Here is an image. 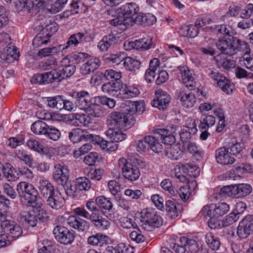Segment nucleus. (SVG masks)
<instances>
[{"label": "nucleus", "mask_w": 253, "mask_h": 253, "mask_svg": "<svg viewBox=\"0 0 253 253\" xmlns=\"http://www.w3.org/2000/svg\"><path fill=\"white\" fill-rule=\"evenodd\" d=\"M215 123V119L212 115H204L201 118L199 127L201 129H208L210 126H213Z\"/></svg>", "instance_id": "nucleus-46"}, {"label": "nucleus", "mask_w": 253, "mask_h": 253, "mask_svg": "<svg viewBox=\"0 0 253 253\" xmlns=\"http://www.w3.org/2000/svg\"><path fill=\"white\" fill-rule=\"evenodd\" d=\"M152 39L143 38L139 40H135L134 42H130L127 43L128 48L129 50L131 48L135 49H148L151 48L152 46Z\"/></svg>", "instance_id": "nucleus-23"}, {"label": "nucleus", "mask_w": 253, "mask_h": 253, "mask_svg": "<svg viewBox=\"0 0 253 253\" xmlns=\"http://www.w3.org/2000/svg\"><path fill=\"white\" fill-rule=\"evenodd\" d=\"M113 204L109 199L104 196L97 197L95 201L92 200L86 202V207L91 212L90 213L83 208H78L75 210V213L80 216L90 219L91 223L101 230L108 229L110 227V222L103 218L100 213V209L110 211L113 208Z\"/></svg>", "instance_id": "nucleus-1"}, {"label": "nucleus", "mask_w": 253, "mask_h": 253, "mask_svg": "<svg viewBox=\"0 0 253 253\" xmlns=\"http://www.w3.org/2000/svg\"><path fill=\"white\" fill-rule=\"evenodd\" d=\"M67 62H68V59L64 58L61 61L62 65L63 67L62 69L59 71L52 70L57 74V76H54L55 81L57 80L58 82H60L63 79L70 77L75 72L76 66L73 64L66 65Z\"/></svg>", "instance_id": "nucleus-12"}, {"label": "nucleus", "mask_w": 253, "mask_h": 253, "mask_svg": "<svg viewBox=\"0 0 253 253\" xmlns=\"http://www.w3.org/2000/svg\"><path fill=\"white\" fill-rule=\"evenodd\" d=\"M253 12V4L249 3L243 9L242 6L238 5H232L229 6L227 15L236 18L240 15L241 18H250Z\"/></svg>", "instance_id": "nucleus-10"}, {"label": "nucleus", "mask_w": 253, "mask_h": 253, "mask_svg": "<svg viewBox=\"0 0 253 253\" xmlns=\"http://www.w3.org/2000/svg\"><path fill=\"white\" fill-rule=\"evenodd\" d=\"M205 210H207V214L210 217L218 218L226 213L229 210L228 204L222 203L216 205L212 204L209 207H204Z\"/></svg>", "instance_id": "nucleus-13"}, {"label": "nucleus", "mask_w": 253, "mask_h": 253, "mask_svg": "<svg viewBox=\"0 0 253 253\" xmlns=\"http://www.w3.org/2000/svg\"><path fill=\"white\" fill-rule=\"evenodd\" d=\"M17 191L22 202L39 209L42 206L41 197L36 189L28 182L23 181L17 185Z\"/></svg>", "instance_id": "nucleus-2"}, {"label": "nucleus", "mask_w": 253, "mask_h": 253, "mask_svg": "<svg viewBox=\"0 0 253 253\" xmlns=\"http://www.w3.org/2000/svg\"><path fill=\"white\" fill-rule=\"evenodd\" d=\"M47 126L46 124L39 120L32 125L31 130L36 134L44 135Z\"/></svg>", "instance_id": "nucleus-44"}, {"label": "nucleus", "mask_w": 253, "mask_h": 253, "mask_svg": "<svg viewBox=\"0 0 253 253\" xmlns=\"http://www.w3.org/2000/svg\"><path fill=\"white\" fill-rule=\"evenodd\" d=\"M104 76L107 80H111L113 82H122L121 80L122 78L121 73L116 72L113 70H107L104 73Z\"/></svg>", "instance_id": "nucleus-50"}, {"label": "nucleus", "mask_w": 253, "mask_h": 253, "mask_svg": "<svg viewBox=\"0 0 253 253\" xmlns=\"http://www.w3.org/2000/svg\"><path fill=\"white\" fill-rule=\"evenodd\" d=\"M244 45L246 47L245 53L243 56L244 64L247 68L253 71V57H251L250 55V48L248 46L246 43Z\"/></svg>", "instance_id": "nucleus-53"}, {"label": "nucleus", "mask_w": 253, "mask_h": 253, "mask_svg": "<svg viewBox=\"0 0 253 253\" xmlns=\"http://www.w3.org/2000/svg\"><path fill=\"white\" fill-rule=\"evenodd\" d=\"M53 233L55 239L61 244H70L74 240L73 232L64 226H56L53 230Z\"/></svg>", "instance_id": "nucleus-8"}, {"label": "nucleus", "mask_w": 253, "mask_h": 253, "mask_svg": "<svg viewBox=\"0 0 253 253\" xmlns=\"http://www.w3.org/2000/svg\"><path fill=\"white\" fill-rule=\"evenodd\" d=\"M245 43L236 37H231L225 40L219 39L216 46L223 53L232 56L236 54L239 50L240 46Z\"/></svg>", "instance_id": "nucleus-4"}, {"label": "nucleus", "mask_w": 253, "mask_h": 253, "mask_svg": "<svg viewBox=\"0 0 253 253\" xmlns=\"http://www.w3.org/2000/svg\"><path fill=\"white\" fill-rule=\"evenodd\" d=\"M47 204L52 209L58 210L61 208L65 204V199L60 193H54L46 200Z\"/></svg>", "instance_id": "nucleus-28"}, {"label": "nucleus", "mask_w": 253, "mask_h": 253, "mask_svg": "<svg viewBox=\"0 0 253 253\" xmlns=\"http://www.w3.org/2000/svg\"><path fill=\"white\" fill-rule=\"evenodd\" d=\"M2 55L5 60L8 62H11L18 59L19 53L17 52V50L14 46H7L3 49Z\"/></svg>", "instance_id": "nucleus-36"}, {"label": "nucleus", "mask_w": 253, "mask_h": 253, "mask_svg": "<svg viewBox=\"0 0 253 253\" xmlns=\"http://www.w3.org/2000/svg\"><path fill=\"white\" fill-rule=\"evenodd\" d=\"M50 37L49 34H47L45 36L38 34L33 39V45L35 47H38L42 44H46L49 42Z\"/></svg>", "instance_id": "nucleus-55"}, {"label": "nucleus", "mask_w": 253, "mask_h": 253, "mask_svg": "<svg viewBox=\"0 0 253 253\" xmlns=\"http://www.w3.org/2000/svg\"><path fill=\"white\" fill-rule=\"evenodd\" d=\"M144 165V162L137 158L127 160L122 158L118 161V166L124 176L131 181L138 179L140 175L139 169Z\"/></svg>", "instance_id": "nucleus-3"}, {"label": "nucleus", "mask_w": 253, "mask_h": 253, "mask_svg": "<svg viewBox=\"0 0 253 253\" xmlns=\"http://www.w3.org/2000/svg\"><path fill=\"white\" fill-rule=\"evenodd\" d=\"M69 137L71 141L74 143H77L81 141H87L93 140L94 135L84 132L80 128H75L72 130L69 133Z\"/></svg>", "instance_id": "nucleus-17"}, {"label": "nucleus", "mask_w": 253, "mask_h": 253, "mask_svg": "<svg viewBox=\"0 0 253 253\" xmlns=\"http://www.w3.org/2000/svg\"><path fill=\"white\" fill-rule=\"evenodd\" d=\"M139 94V91L137 88L133 86H127L125 85V87H124L123 85L122 88H121L119 96L120 97L125 99L130 97H135Z\"/></svg>", "instance_id": "nucleus-37"}, {"label": "nucleus", "mask_w": 253, "mask_h": 253, "mask_svg": "<svg viewBox=\"0 0 253 253\" xmlns=\"http://www.w3.org/2000/svg\"><path fill=\"white\" fill-rule=\"evenodd\" d=\"M85 35L83 33L79 32L75 34L72 35L67 42L66 46L63 49L67 48L71 44L77 45L79 43L87 42Z\"/></svg>", "instance_id": "nucleus-40"}, {"label": "nucleus", "mask_w": 253, "mask_h": 253, "mask_svg": "<svg viewBox=\"0 0 253 253\" xmlns=\"http://www.w3.org/2000/svg\"><path fill=\"white\" fill-rule=\"evenodd\" d=\"M117 39L114 35L109 34L103 37L98 44V47L102 51H105L117 42Z\"/></svg>", "instance_id": "nucleus-35"}, {"label": "nucleus", "mask_w": 253, "mask_h": 253, "mask_svg": "<svg viewBox=\"0 0 253 253\" xmlns=\"http://www.w3.org/2000/svg\"><path fill=\"white\" fill-rule=\"evenodd\" d=\"M69 170L68 169L59 164L54 165L52 177L58 184L64 186L67 184L69 179Z\"/></svg>", "instance_id": "nucleus-11"}, {"label": "nucleus", "mask_w": 253, "mask_h": 253, "mask_svg": "<svg viewBox=\"0 0 253 253\" xmlns=\"http://www.w3.org/2000/svg\"><path fill=\"white\" fill-rule=\"evenodd\" d=\"M65 190L67 195L74 197L76 193L79 191L76 180L73 181L72 182H70L69 185L67 186Z\"/></svg>", "instance_id": "nucleus-64"}, {"label": "nucleus", "mask_w": 253, "mask_h": 253, "mask_svg": "<svg viewBox=\"0 0 253 253\" xmlns=\"http://www.w3.org/2000/svg\"><path fill=\"white\" fill-rule=\"evenodd\" d=\"M142 226L146 230L151 231L160 227L163 224V219L158 213L153 210H143L141 212Z\"/></svg>", "instance_id": "nucleus-5"}, {"label": "nucleus", "mask_w": 253, "mask_h": 253, "mask_svg": "<svg viewBox=\"0 0 253 253\" xmlns=\"http://www.w3.org/2000/svg\"><path fill=\"white\" fill-rule=\"evenodd\" d=\"M107 138L112 143L122 141L126 137V135L120 130H115L113 128L108 129L105 132Z\"/></svg>", "instance_id": "nucleus-34"}, {"label": "nucleus", "mask_w": 253, "mask_h": 253, "mask_svg": "<svg viewBox=\"0 0 253 253\" xmlns=\"http://www.w3.org/2000/svg\"><path fill=\"white\" fill-rule=\"evenodd\" d=\"M144 110V104L143 102L130 101L127 102L126 104V112L135 114L136 113H141Z\"/></svg>", "instance_id": "nucleus-33"}, {"label": "nucleus", "mask_w": 253, "mask_h": 253, "mask_svg": "<svg viewBox=\"0 0 253 253\" xmlns=\"http://www.w3.org/2000/svg\"><path fill=\"white\" fill-rule=\"evenodd\" d=\"M170 100L169 95L167 92L161 90L157 92L156 98L151 102V105L160 110H165L169 105Z\"/></svg>", "instance_id": "nucleus-15"}, {"label": "nucleus", "mask_w": 253, "mask_h": 253, "mask_svg": "<svg viewBox=\"0 0 253 253\" xmlns=\"http://www.w3.org/2000/svg\"><path fill=\"white\" fill-rule=\"evenodd\" d=\"M194 186L187 185L181 186L178 191L176 192L178 194L179 197L183 201H186L189 197L190 196V189L191 188H194Z\"/></svg>", "instance_id": "nucleus-57"}, {"label": "nucleus", "mask_w": 253, "mask_h": 253, "mask_svg": "<svg viewBox=\"0 0 253 253\" xmlns=\"http://www.w3.org/2000/svg\"><path fill=\"white\" fill-rule=\"evenodd\" d=\"M180 242L186 245L187 253H195L199 250L197 243L194 240L188 239L185 237H182L180 238Z\"/></svg>", "instance_id": "nucleus-42"}, {"label": "nucleus", "mask_w": 253, "mask_h": 253, "mask_svg": "<svg viewBox=\"0 0 253 253\" xmlns=\"http://www.w3.org/2000/svg\"><path fill=\"white\" fill-rule=\"evenodd\" d=\"M76 181L79 191L88 190L91 185L90 180L85 177H81L76 179Z\"/></svg>", "instance_id": "nucleus-51"}, {"label": "nucleus", "mask_w": 253, "mask_h": 253, "mask_svg": "<svg viewBox=\"0 0 253 253\" xmlns=\"http://www.w3.org/2000/svg\"><path fill=\"white\" fill-rule=\"evenodd\" d=\"M69 225L79 231H84L87 229V222L80 218L72 217L68 219Z\"/></svg>", "instance_id": "nucleus-38"}, {"label": "nucleus", "mask_w": 253, "mask_h": 253, "mask_svg": "<svg viewBox=\"0 0 253 253\" xmlns=\"http://www.w3.org/2000/svg\"><path fill=\"white\" fill-rule=\"evenodd\" d=\"M92 148V146L90 143H86L84 144L82 147L74 152V156L78 158L81 155H83L88 153Z\"/></svg>", "instance_id": "nucleus-61"}, {"label": "nucleus", "mask_w": 253, "mask_h": 253, "mask_svg": "<svg viewBox=\"0 0 253 253\" xmlns=\"http://www.w3.org/2000/svg\"><path fill=\"white\" fill-rule=\"evenodd\" d=\"M165 206L166 211L171 218H175L178 216V212L181 208V206L179 204L176 205L175 201L168 200L166 202Z\"/></svg>", "instance_id": "nucleus-39"}, {"label": "nucleus", "mask_w": 253, "mask_h": 253, "mask_svg": "<svg viewBox=\"0 0 253 253\" xmlns=\"http://www.w3.org/2000/svg\"><path fill=\"white\" fill-rule=\"evenodd\" d=\"M97 99L99 103L102 105H107L110 108H113L116 105V101L114 99L106 96H98Z\"/></svg>", "instance_id": "nucleus-63"}, {"label": "nucleus", "mask_w": 253, "mask_h": 253, "mask_svg": "<svg viewBox=\"0 0 253 253\" xmlns=\"http://www.w3.org/2000/svg\"><path fill=\"white\" fill-rule=\"evenodd\" d=\"M47 105L53 109L61 110L63 104V99L61 96H56L47 98Z\"/></svg>", "instance_id": "nucleus-47"}, {"label": "nucleus", "mask_w": 253, "mask_h": 253, "mask_svg": "<svg viewBox=\"0 0 253 253\" xmlns=\"http://www.w3.org/2000/svg\"><path fill=\"white\" fill-rule=\"evenodd\" d=\"M139 8L138 5L134 2L127 3L122 5L116 10L117 14H119L126 16H134L137 15Z\"/></svg>", "instance_id": "nucleus-20"}, {"label": "nucleus", "mask_w": 253, "mask_h": 253, "mask_svg": "<svg viewBox=\"0 0 253 253\" xmlns=\"http://www.w3.org/2000/svg\"><path fill=\"white\" fill-rule=\"evenodd\" d=\"M206 243L213 250H217L219 249L220 243L219 240L215 238L211 233H208L206 235Z\"/></svg>", "instance_id": "nucleus-52"}, {"label": "nucleus", "mask_w": 253, "mask_h": 253, "mask_svg": "<svg viewBox=\"0 0 253 253\" xmlns=\"http://www.w3.org/2000/svg\"><path fill=\"white\" fill-rule=\"evenodd\" d=\"M17 155L18 159L23 161L26 165L29 167L32 166L33 159L31 155L27 154L23 151H19Z\"/></svg>", "instance_id": "nucleus-62"}, {"label": "nucleus", "mask_w": 253, "mask_h": 253, "mask_svg": "<svg viewBox=\"0 0 253 253\" xmlns=\"http://www.w3.org/2000/svg\"><path fill=\"white\" fill-rule=\"evenodd\" d=\"M16 171L10 165L4 167L3 175L8 181H13L17 178Z\"/></svg>", "instance_id": "nucleus-58"}, {"label": "nucleus", "mask_w": 253, "mask_h": 253, "mask_svg": "<svg viewBox=\"0 0 253 253\" xmlns=\"http://www.w3.org/2000/svg\"><path fill=\"white\" fill-rule=\"evenodd\" d=\"M102 105L101 104L97 103L96 100H94L90 103L89 108H87L85 112L92 117H101L106 113L105 109Z\"/></svg>", "instance_id": "nucleus-24"}, {"label": "nucleus", "mask_w": 253, "mask_h": 253, "mask_svg": "<svg viewBox=\"0 0 253 253\" xmlns=\"http://www.w3.org/2000/svg\"><path fill=\"white\" fill-rule=\"evenodd\" d=\"M122 82H109L104 84L102 86V91L106 94L117 96L119 95L121 88H122Z\"/></svg>", "instance_id": "nucleus-21"}, {"label": "nucleus", "mask_w": 253, "mask_h": 253, "mask_svg": "<svg viewBox=\"0 0 253 253\" xmlns=\"http://www.w3.org/2000/svg\"><path fill=\"white\" fill-rule=\"evenodd\" d=\"M98 59H90L83 65L81 68V72L83 75L88 74L93 72L99 66Z\"/></svg>", "instance_id": "nucleus-41"}, {"label": "nucleus", "mask_w": 253, "mask_h": 253, "mask_svg": "<svg viewBox=\"0 0 253 253\" xmlns=\"http://www.w3.org/2000/svg\"><path fill=\"white\" fill-rule=\"evenodd\" d=\"M160 61L154 58L150 61L149 68L146 71L145 78L148 83H151L154 79L155 72L159 67Z\"/></svg>", "instance_id": "nucleus-30"}, {"label": "nucleus", "mask_w": 253, "mask_h": 253, "mask_svg": "<svg viewBox=\"0 0 253 253\" xmlns=\"http://www.w3.org/2000/svg\"><path fill=\"white\" fill-rule=\"evenodd\" d=\"M91 119L88 115L76 114L75 119V123L78 126H86L91 123Z\"/></svg>", "instance_id": "nucleus-56"}, {"label": "nucleus", "mask_w": 253, "mask_h": 253, "mask_svg": "<svg viewBox=\"0 0 253 253\" xmlns=\"http://www.w3.org/2000/svg\"><path fill=\"white\" fill-rule=\"evenodd\" d=\"M1 229L9 238L15 240L20 237L23 233L21 227L13 220L5 221L1 225Z\"/></svg>", "instance_id": "nucleus-9"}, {"label": "nucleus", "mask_w": 253, "mask_h": 253, "mask_svg": "<svg viewBox=\"0 0 253 253\" xmlns=\"http://www.w3.org/2000/svg\"><path fill=\"white\" fill-rule=\"evenodd\" d=\"M93 140L94 142L97 143L104 149L114 150V148H112V144L113 143L108 138L107 140H104L103 139L100 140V138L98 137V136H94Z\"/></svg>", "instance_id": "nucleus-60"}, {"label": "nucleus", "mask_w": 253, "mask_h": 253, "mask_svg": "<svg viewBox=\"0 0 253 253\" xmlns=\"http://www.w3.org/2000/svg\"><path fill=\"white\" fill-rule=\"evenodd\" d=\"M253 233V215H248L239 223L237 234L241 239H246Z\"/></svg>", "instance_id": "nucleus-7"}, {"label": "nucleus", "mask_w": 253, "mask_h": 253, "mask_svg": "<svg viewBox=\"0 0 253 253\" xmlns=\"http://www.w3.org/2000/svg\"><path fill=\"white\" fill-rule=\"evenodd\" d=\"M20 219L24 223L34 227L37 223V219L35 215L32 214L28 211H24L20 214Z\"/></svg>", "instance_id": "nucleus-48"}, {"label": "nucleus", "mask_w": 253, "mask_h": 253, "mask_svg": "<svg viewBox=\"0 0 253 253\" xmlns=\"http://www.w3.org/2000/svg\"><path fill=\"white\" fill-rule=\"evenodd\" d=\"M239 218V213L232 212L227 215L225 219L221 220V225L222 227H225L230 226L235 222Z\"/></svg>", "instance_id": "nucleus-59"}, {"label": "nucleus", "mask_w": 253, "mask_h": 253, "mask_svg": "<svg viewBox=\"0 0 253 253\" xmlns=\"http://www.w3.org/2000/svg\"><path fill=\"white\" fill-rule=\"evenodd\" d=\"M125 113L119 112H114L109 114L107 119V125L111 126H116L119 128H124L126 127Z\"/></svg>", "instance_id": "nucleus-14"}, {"label": "nucleus", "mask_w": 253, "mask_h": 253, "mask_svg": "<svg viewBox=\"0 0 253 253\" xmlns=\"http://www.w3.org/2000/svg\"><path fill=\"white\" fill-rule=\"evenodd\" d=\"M177 98L182 102L183 106L189 108L193 106L196 102L195 95L192 93H187L183 91L179 90L177 92Z\"/></svg>", "instance_id": "nucleus-25"}, {"label": "nucleus", "mask_w": 253, "mask_h": 253, "mask_svg": "<svg viewBox=\"0 0 253 253\" xmlns=\"http://www.w3.org/2000/svg\"><path fill=\"white\" fill-rule=\"evenodd\" d=\"M60 46L59 47H46L40 50L38 56L41 58L45 57L48 56H52L56 54L60 50Z\"/></svg>", "instance_id": "nucleus-54"}, {"label": "nucleus", "mask_w": 253, "mask_h": 253, "mask_svg": "<svg viewBox=\"0 0 253 253\" xmlns=\"http://www.w3.org/2000/svg\"><path fill=\"white\" fill-rule=\"evenodd\" d=\"M156 21L155 16L150 13H139L135 17V23L144 26L153 25Z\"/></svg>", "instance_id": "nucleus-26"}, {"label": "nucleus", "mask_w": 253, "mask_h": 253, "mask_svg": "<svg viewBox=\"0 0 253 253\" xmlns=\"http://www.w3.org/2000/svg\"><path fill=\"white\" fill-rule=\"evenodd\" d=\"M44 136L48 139L56 141L60 137V131L54 126H48Z\"/></svg>", "instance_id": "nucleus-49"}, {"label": "nucleus", "mask_w": 253, "mask_h": 253, "mask_svg": "<svg viewBox=\"0 0 253 253\" xmlns=\"http://www.w3.org/2000/svg\"><path fill=\"white\" fill-rule=\"evenodd\" d=\"M173 128H171L170 132L166 129L158 128L155 129L154 133L156 135H159L160 138L163 140V142L167 145H171L175 142V135H174L175 132L172 130Z\"/></svg>", "instance_id": "nucleus-18"}, {"label": "nucleus", "mask_w": 253, "mask_h": 253, "mask_svg": "<svg viewBox=\"0 0 253 253\" xmlns=\"http://www.w3.org/2000/svg\"><path fill=\"white\" fill-rule=\"evenodd\" d=\"M140 62L130 57H126L124 61V66L128 71H135L140 68Z\"/></svg>", "instance_id": "nucleus-43"}, {"label": "nucleus", "mask_w": 253, "mask_h": 253, "mask_svg": "<svg viewBox=\"0 0 253 253\" xmlns=\"http://www.w3.org/2000/svg\"><path fill=\"white\" fill-rule=\"evenodd\" d=\"M70 94L75 99V107L84 111L89 108L91 102L97 99V97H90L89 93L86 91H75Z\"/></svg>", "instance_id": "nucleus-6"}, {"label": "nucleus", "mask_w": 253, "mask_h": 253, "mask_svg": "<svg viewBox=\"0 0 253 253\" xmlns=\"http://www.w3.org/2000/svg\"><path fill=\"white\" fill-rule=\"evenodd\" d=\"M54 76H57L55 71H51L41 74H36L31 79L32 84H48L55 81Z\"/></svg>", "instance_id": "nucleus-19"}, {"label": "nucleus", "mask_w": 253, "mask_h": 253, "mask_svg": "<svg viewBox=\"0 0 253 253\" xmlns=\"http://www.w3.org/2000/svg\"><path fill=\"white\" fill-rule=\"evenodd\" d=\"M39 188L41 194L46 198H48L55 193L54 187L46 180H40Z\"/></svg>", "instance_id": "nucleus-31"}, {"label": "nucleus", "mask_w": 253, "mask_h": 253, "mask_svg": "<svg viewBox=\"0 0 253 253\" xmlns=\"http://www.w3.org/2000/svg\"><path fill=\"white\" fill-rule=\"evenodd\" d=\"M231 153H229L225 147H221L215 151V158L218 163L224 165H230L235 162V159L232 157Z\"/></svg>", "instance_id": "nucleus-16"}, {"label": "nucleus", "mask_w": 253, "mask_h": 253, "mask_svg": "<svg viewBox=\"0 0 253 253\" xmlns=\"http://www.w3.org/2000/svg\"><path fill=\"white\" fill-rule=\"evenodd\" d=\"M109 238L101 234H96L88 238L87 243L92 246H97L100 247H105L108 244Z\"/></svg>", "instance_id": "nucleus-27"}, {"label": "nucleus", "mask_w": 253, "mask_h": 253, "mask_svg": "<svg viewBox=\"0 0 253 253\" xmlns=\"http://www.w3.org/2000/svg\"><path fill=\"white\" fill-rule=\"evenodd\" d=\"M252 191L251 186L244 183L235 184V189H233V191L235 192V198L246 197L249 195Z\"/></svg>", "instance_id": "nucleus-32"}, {"label": "nucleus", "mask_w": 253, "mask_h": 253, "mask_svg": "<svg viewBox=\"0 0 253 253\" xmlns=\"http://www.w3.org/2000/svg\"><path fill=\"white\" fill-rule=\"evenodd\" d=\"M182 152L178 144H174L166 151V155L172 160H177L181 156Z\"/></svg>", "instance_id": "nucleus-45"}, {"label": "nucleus", "mask_w": 253, "mask_h": 253, "mask_svg": "<svg viewBox=\"0 0 253 253\" xmlns=\"http://www.w3.org/2000/svg\"><path fill=\"white\" fill-rule=\"evenodd\" d=\"M110 24L116 26H124L125 28L128 26H132L135 23V17L133 16H126V15L117 14V16L110 21Z\"/></svg>", "instance_id": "nucleus-22"}, {"label": "nucleus", "mask_w": 253, "mask_h": 253, "mask_svg": "<svg viewBox=\"0 0 253 253\" xmlns=\"http://www.w3.org/2000/svg\"><path fill=\"white\" fill-rule=\"evenodd\" d=\"M149 135L144 137L145 142L147 143L148 148H150L155 153L161 152L163 150L162 145L159 142L158 139L160 136Z\"/></svg>", "instance_id": "nucleus-29"}]
</instances>
